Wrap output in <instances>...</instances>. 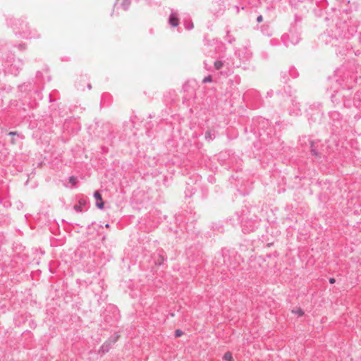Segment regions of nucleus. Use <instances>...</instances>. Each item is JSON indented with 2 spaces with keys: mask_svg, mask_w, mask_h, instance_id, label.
<instances>
[{
  "mask_svg": "<svg viewBox=\"0 0 361 361\" xmlns=\"http://www.w3.org/2000/svg\"><path fill=\"white\" fill-rule=\"evenodd\" d=\"M94 197L97 200L96 206L99 209H102L104 208V203L103 202L101 194L98 191H95L94 193Z\"/></svg>",
  "mask_w": 361,
  "mask_h": 361,
  "instance_id": "nucleus-1",
  "label": "nucleus"
},
{
  "mask_svg": "<svg viewBox=\"0 0 361 361\" xmlns=\"http://www.w3.org/2000/svg\"><path fill=\"white\" fill-rule=\"evenodd\" d=\"M169 23L171 25L176 27L178 25L179 20L174 15H171L169 18Z\"/></svg>",
  "mask_w": 361,
  "mask_h": 361,
  "instance_id": "nucleus-2",
  "label": "nucleus"
},
{
  "mask_svg": "<svg viewBox=\"0 0 361 361\" xmlns=\"http://www.w3.org/2000/svg\"><path fill=\"white\" fill-rule=\"evenodd\" d=\"M292 313L295 314L298 317H302L304 315V311L300 307L293 310Z\"/></svg>",
  "mask_w": 361,
  "mask_h": 361,
  "instance_id": "nucleus-3",
  "label": "nucleus"
},
{
  "mask_svg": "<svg viewBox=\"0 0 361 361\" xmlns=\"http://www.w3.org/2000/svg\"><path fill=\"white\" fill-rule=\"evenodd\" d=\"M224 359L226 361H233V355L231 352H226L224 355Z\"/></svg>",
  "mask_w": 361,
  "mask_h": 361,
  "instance_id": "nucleus-4",
  "label": "nucleus"
},
{
  "mask_svg": "<svg viewBox=\"0 0 361 361\" xmlns=\"http://www.w3.org/2000/svg\"><path fill=\"white\" fill-rule=\"evenodd\" d=\"M223 66V63L221 61H217L214 63V67L216 69L219 70Z\"/></svg>",
  "mask_w": 361,
  "mask_h": 361,
  "instance_id": "nucleus-5",
  "label": "nucleus"
},
{
  "mask_svg": "<svg viewBox=\"0 0 361 361\" xmlns=\"http://www.w3.org/2000/svg\"><path fill=\"white\" fill-rule=\"evenodd\" d=\"M69 182L73 185H75L77 184V179L74 176H71L69 178Z\"/></svg>",
  "mask_w": 361,
  "mask_h": 361,
  "instance_id": "nucleus-6",
  "label": "nucleus"
},
{
  "mask_svg": "<svg viewBox=\"0 0 361 361\" xmlns=\"http://www.w3.org/2000/svg\"><path fill=\"white\" fill-rule=\"evenodd\" d=\"M82 209V207H81V205H80L79 204H75L74 206V209L78 211V212H81Z\"/></svg>",
  "mask_w": 361,
  "mask_h": 361,
  "instance_id": "nucleus-7",
  "label": "nucleus"
},
{
  "mask_svg": "<svg viewBox=\"0 0 361 361\" xmlns=\"http://www.w3.org/2000/svg\"><path fill=\"white\" fill-rule=\"evenodd\" d=\"M86 204L85 201V200H80L79 201V204L81 205V207H83L85 206Z\"/></svg>",
  "mask_w": 361,
  "mask_h": 361,
  "instance_id": "nucleus-8",
  "label": "nucleus"
},
{
  "mask_svg": "<svg viewBox=\"0 0 361 361\" xmlns=\"http://www.w3.org/2000/svg\"><path fill=\"white\" fill-rule=\"evenodd\" d=\"M257 20L258 23H261L263 20V18L262 16L257 17Z\"/></svg>",
  "mask_w": 361,
  "mask_h": 361,
  "instance_id": "nucleus-9",
  "label": "nucleus"
},
{
  "mask_svg": "<svg viewBox=\"0 0 361 361\" xmlns=\"http://www.w3.org/2000/svg\"><path fill=\"white\" fill-rule=\"evenodd\" d=\"M335 281H336L335 279L333 278L330 279V280H329L330 283H334Z\"/></svg>",
  "mask_w": 361,
  "mask_h": 361,
  "instance_id": "nucleus-10",
  "label": "nucleus"
},
{
  "mask_svg": "<svg viewBox=\"0 0 361 361\" xmlns=\"http://www.w3.org/2000/svg\"><path fill=\"white\" fill-rule=\"evenodd\" d=\"M9 135H16V132H10Z\"/></svg>",
  "mask_w": 361,
  "mask_h": 361,
  "instance_id": "nucleus-11",
  "label": "nucleus"
},
{
  "mask_svg": "<svg viewBox=\"0 0 361 361\" xmlns=\"http://www.w3.org/2000/svg\"><path fill=\"white\" fill-rule=\"evenodd\" d=\"M176 334H177V336H180V334H181L179 332V331H176Z\"/></svg>",
  "mask_w": 361,
  "mask_h": 361,
  "instance_id": "nucleus-12",
  "label": "nucleus"
},
{
  "mask_svg": "<svg viewBox=\"0 0 361 361\" xmlns=\"http://www.w3.org/2000/svg\"><path fill=\"white\" fill-rule=\"evenodd\" d=\"M11 142L13 145H15L16 143L15 140H12Z\"/></svg>",
  "mask_w": 361,
  "mask_h": 361,
  "instance_id": "nucleus-13",
  "label": "nucleus"
}]
</instances>
